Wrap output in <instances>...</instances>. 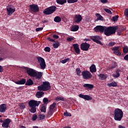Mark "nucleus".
<instances>
[{"label":"nucleus","mask_w":128,"mask_h":128,"mask_svg":"<svg viewBox=\"0 0 128 128\" xmlns=\"http://www.w3.org/2000/svg\"><path fill=\"white\" fill-rule=\"evenodd\" d=\"M118 26L106 27L105 26H96L94 28V32H96L104 33V35H106V36H110L114 34L116 30H118Z\"/></svg>","instance_id":"f257e3e1"},{"label":"nucleus","mask_w":128,"mask_h":128,"mask_svg":"<svg viewBox=\"0 0 128 128\" xmlns=\"http://www.w3.org/2000/svg\"><path fill=\"white\" fill-rule=\"evenodd\" d=\"M26 72L28 74L29 76L36 78V80H41L43 74L42 72H36V70L30 68L28 67H26Z\"/></svg>","instance_id":"f03ea898"},{"label":"nucleus","mask_w":128,"mask_h":128,"mask_svg":"<svg viewBox=\"0 0 128 128\" xmlns=\"http://www.w3.org/2000/svg\"><path fill=\"white\" fill-rule=\"evenodd\" d=\"M41 104L40 101H37L36 100H30L28 102V106L30 108V112L34 114L36 112V107L38 106Z\"/></svg>","instance_id":"7ed1b4c3"},{"label":"nucleus","mask_w":128,"mask_h":128,"mask_svg":"<svg viewBox=\"0 0 128 128\" xmlns=\"http://www.w3.org/2000/svg\"><path fill=\"white\" fill-rule=\"evenodd\" d=\"M124 114V113L121 109L118 108H115V110H114V112H113L114 120L117 122H120V120H122V118Z\"/></svg>","instance_id":"20e7f679"},{"label":"nucleus","mask_w":128,"mask_h":128,"mask_svg":"<svg viewBox=\"0 0 128 128\" xmlns=\"http://www.w3.org/2000/svg\"><path fill=\"white\" fill-rule=\"evenodd\" d=\"M50 88V85L48 82H44L40 86H38V90L46 92Z\"/></svg>","instance_id":"39448f33"},{"label":"nucleus","mask_w":128,"mask_h":128,"mask_svg":"<svg viewBox=\"0 0 128 128\" xmlns=\"http://www.w3.org/2000/svg\"><path fill=\"white\" fill-rule=\"evenodd\" d=\"M56 6H51L46 8L44 11H43V14L46 15H50L53 14L56 10Z\"/></svg>","instance_id":"423d86ee"},{"label":"nucleus","mask_w":128,"mask_h":128,"mask_svg":"<svg viewBox=\"0 0 128 128\" xmlns=\"http://www.w3.org/2000/svg\"><path fill=\"white\" fill-rule=\"evenodd\" d=\"M36 60H38V62H39L40 64V66L41 70H44L46 68V62L44 60V59L40 56L36 57Z\"/></svg>","instance_id":"0eeeda50"},{"label":"nucleus","mask_w":128,"mask_h":128,"mask_svg":"<svg viewBox=\"0 0 128 128\" xmlns=\"http://www.w3.org/2000/svg\"><path fill=\"white\" fill-rule=\"evenodd\" d=\"M82 78L84 80H90L92 78V75L91 74V73L87 70H84L82 72Z\"/></svg>","instance_id":"6e6552de"},{"label":"nucleus","mask_w":128,"mask_h":128,"mask_svg":"<svg viewBox=\"0 0 128 128\" xmlns=\"http://www.w3.org/2000/svg\"><path fill=\"white\" fill-rule=\"evenodd\" d=\"M90 48V44H88L86 42H84L80 44V49L82 51L86 52L89 50V48Z\"/></svg>","instance_id":"1a4fd4ad"},{"label":"nucleus","mask_w":128,"mask_h":128,"mask_svg":"<svg viewBox=\"0 0 128 128\" xmlns=\"http://www.w3.org/2000/svg\"><path fill=\"white\" fill-rule=\"evenodd\" d=\"M12 122L10 119L7 118L4 120V122H2L3 123L2 124V127L3 128H10V124Z\"/></svg>","instance_id":"9d476101"},{"label":"nucleus","mask_w":128,"mask_h":128,"mask_svg":"<svg viewBox=\"0 0 128 128\" xmlns=\"http://www.w3.org/2000/svg\"><path fill=\"white\" fill-rule=\"evenodd\" d=\"M102 40L101 37H100V36H94V38H91V40H92V41H94V42L98 44L103 46V44L101 42V41L98 40Z\"/></svg>","instance_id":"9b49d317"},{"label":"nucleus","mask_w":128,"mask_h":128,"mask_svg":"<svg viewBox=\"0 0 128 128\" xmlns=\"http://www.w3.org/2000/svg\"><path fill=\"white\" fill-rule=\"evenodd\" d=\"M30 10L33 12H38V6L36 4H31L29 6Z\"/></svg>","instance_id":"f8f14e48"},{"label":"nucleus","mask_w":128,"mask_h":128,"mask_svg":"<svg viewBox=\"0 0 128 128\" xmlns=\"http://www.w3.org/2000/svg\"><path fill=\"white\" fill-rule=\"evenodd\" d=\"M82 20V17L80 14H76L75 17L74 18V21L77 24L81 22Z\"/></svg>","instance_id":"ddd939ff"},{"label":"nucleus","mask_w":128,"mask_h":128,"mask_svg":"<svg viewBox=\"0 0 128 128\" xmlns=\"http://www.w3.org/2000/svg\"><path fill=\"white\" fill-rule=\"evenodd\" d=\"M6 13L8 16H12V14L16 11L14 8H12L10 7H8L6 8Z\"/></svg>","instance_id":"4468645a"},{"label":"nucleus","mask_w":128,"mask_h":128,"mask_svg":"<svg viewBox=\"0 0 128 128\" xmlns=\"http://www.w3.org/2000/svg\"><path fill=\"white\" fill-rule=\"evenodd\" d=\"M79 98L84 100H92V98L88 95H84L83 94H79Z\"/></svg>","instance_id":"2eb2a0df"},{"label":"nucleus","mask_w":128,"mask_h":128,"mask_svg":"<svg viewBox=\"0 0 128 128\" xmlns=\"http://www.w3.org/2000/svg\"><path fill=\"white\" fill-rule=\"evenodd\" d=\"M72 47L74 48V50H75V52L77 54H80V50L79 49V45L78 44H72Z\"/></svg>","instance_id":"dca6fc26"},{"label":"nucleus","mask_w":128,"mask_h":128,"mask_svg":"<svg viewBox=\"0 0 128 128\" xmlns=\"http://www.w3.org/2000/svg\"><path fill=\"white\" fill-rule=\"evenodd\" d=\"M118 49H120V47L118 46L113 48L112 50H113V53L114 54L117 56H120V52Z\"/></svg>","instance_id":"f3484780"},{"label":"nucleus","mask_w":128,"mask_h":128,"mask_svg":"<svg viewBox=\"0 0 128 128\" xmlns=\"http://www.w3.org/2000/svg\"><path fill=\"white\" fill-rule=\"evenodd\" d=\"M84 88L87 90H92L94 89V85L89 84H84Z\"/></svg>","instance_id":"a211bd4d"},{"label":"nucleus","mask_w":128,"mask_h":128,"mask_svg":"<svg viewBox=\"0 0 128 128\" xmlns=\"http://www.w3.org/2000/svg\"><path fill=\"white\" fill-rule=\"evenodd\" d=\"M6 112V104H2L0 105V112L4 113Z\"/></svg>","instance_id":"6ab92c4d"},{"label":"nucleus","mask_w":128,"mask_h":128,"mask_svg":"<svg viewBox=\"0 0 128 128\" xmlns=\"http://www.w3.org/2000/svg\"><path fill=\"white\" fill-rule=\"evenodd\" d=\"M26 82V79L22 78V80H20L16 82H15V84H16L18 85H22V84H24Z\"/></svg>","instance_id":"aec40b11"},{"label":"nucleus","mask_w":128,"mask_h":128,"mask_svg":"<svg viewBox=\"0 0 128 128\" xmlns=\"http://www.w3.org/2000/svg\"><path fill=\"white\" fill-rule=\"evenodd\" d=\"M43 95H44V92H38L36 94V96L38 98H40L43 96Z\"/></svg>","instance_id":"412c9836"},{"label":"nucleus","mask_w":128,"mask_h":128,"mask_svg":"<svg viewBox=\"0 0 128 128\" xmlns=\"http://www.w3.org/2000/svg\"><path fill=\"white\" fill-rule=\"evenodd\" d=\"M24 84L27 86H32L34 85V82L32 81L30 78H29V80H27V82L24 83Z\"/></svg>","instance_id":"4be33fe9"},{"label":"nucleus","mask_w":128,"mask_h":128,"mask_svg":"<svg viewBox=\"0 0 128 128\" xmlns=\"http://www.w3.org/2000/svg\"><path fill=\"white\" fill-rule=\"evenodd\" d=\"M90 72H91V73H94L96 72V66H94V64H92L91 66H90Z\"/></svg>","instance_id":"5701e85b"},{"label":"nucleus","mask_w":128,"mask_h":128,"mask_svg":"<svg viewBox=\"0 0 128 128\" xmlns=\"http://www.w3.org/2000/svg\"><path fill=\"white\" fill-rule=\"evenodd\" d=\"M117 66L118 64H116V62H113V63H112V64L111 66H108V70H110L114 69L116 68V66Z\"/></svg>","instance_id":"b1692460"},{"label":"nucleus","mask_w":128,"mask_h":128,"mask_svg":"<svg viewBox=\"0 0 128 128\" xmlns=\"http://www.w3.org/2000/svg\"><path fill=\"white\" fill-rule=\"evenodd\" d=\"M79 29V26L78 25L74 26L70 28V30L72 32H75L78 31Z\"/></svg>","instance_id":"393cba45"},{"label":"nucleus","mask_w":128,"mask_h":128,"mask_svg":"<svg viewBox=\"0 0 128 128\" xmlns=\"http://www.w3.org/2000/svg\"><path fill=\"white\" fill-rule=\"evenodd\" d=\"M108 86L110 87H116L118 86V84L116 83L115 82H113L111 83L108 84Z\"/></svg>","instance_id":"a878e982"},{"label":"nucleus","mask_w":128,"mask_h":128,"mask_svg":"<svg viewBox=\"0 0 128 128\" xmlns=\"http://www.w3.org/2000/svg\"><path fill=\"white\" fill-rule=\"evenodd\" d=\"M67 2L66 0H56V2L58 4L62 5Z\"/></svg>","instance_id":"bb28decb"},{"label":"nucleus","mask_w":128,"mask_h":128,"mask_svg":"<svg viewBox=\"0 0 128 128\" xmlns=\"http://www.w3.org/2000/svg\"><path fill=\"white\" fill-rule=\"evenodd\" d=\"M99 78H100V80H106L108 78V76L106 75L102 74L99 75Z\"/></svg>","instance_id":"cd10ccee"},{"label":"nucleus","mask_w":128,"mask_h":128,"mask_svg":"<svg viewBox=\"0 0 128 128\" xmlns=\"http://www.w3.org/2000/svg\"><path fill=\"white\" fill-rule=\"evenodd\" d=\"M54 113V110H48V114L46 115L47 118H50L52 116H53V114Z\"/></svg>","instance_id":"c85d7f7f"},{"label":"nucleus","mask_w":128,"mask_h":128,"mask_svg":"<svg viewBox=\"0 0 128 128\" xmlns=\"http://www.w3.org/2000/svg\"><path fill=\"white\" fill-rule=\"evenodd\" d=\"M56 106V103L53 102L52 104L50 105V107H48V110H54V108H55Z\"/></svg>","instance_id":"c756f323"},{"label":"nucleus","mask_w":128,"mask_h":128,"mask_svg":"<svg viewBox=\"0 0 128 128\" xmlns=\"http://www.w3.org/2000/svg\"><path fill=\"white\" fill-rule=\"evenodd\" d=\"M62 21V19L60 18V17L59 16H56L55 18H54V22H55L58 23Z\"/></svg>","instance_id":"7c9ffc66"},{"label":"nucleus","mask_w":128,"mask_h":128,"mask_svg":"<svg viewBox=\"0 0 128 128\" xmlns=\"http://www.w3.org/2000/svg\"><path fill=\"white\" fill-rule=\"evenodd\" d=\"M120 70H116V71H115L116 74H113V77L118 78L120 76Z\"/></svg>","instance_id":"2f4dec72"},{"label":"nucleus","mask_w":128,"mask_h":128,"mask_svg":"<svg viewBox=\"0 0 128 128\" xmlns=\"http://www.w3.org/2000/svg\"><path fill=\"white\" fill-rule=\"evenodd\" d=\"M55 101H56V102H60V101L64 102V98H62L60 96H58V97L55 98Z\"/></svg>","instance_id":"473e14b6"},{"label":"nucleus","mask_w":128,"mask_h":128,"mask_svg":"<svg viewBox=\"0 0 128 128\" xmlns=\"http://www.w3.org/2000/svg\"><path fill=\"white\" fill-rule=\"evenodd\" d=\"M58 46H60V42H56V43L53 44V48H58Z\"/></svg>","instance_id":"72a5a7b5"},{"label":"nucleus","mask_w":128,"mask_h":128,"mask_svg":"<svg viewBox=\"0 0 128 128\" xmlns=\"http://www.w3.org/2000/svg\"><path fill=\"white\" fill-rule=\"evenodd\" d=\"M40 110L42 112H46V106H42L40 108Z\"/></svg>","instance_id":"f704fd0d"},{"label":"nucleus","mask_w":128,"mask_h":128,"mask_svg":"<svg viewBox=\"0 0 128 128\" xmlns=\"http://www.w3.org/2000/svg\"><path fill=\"white\" fill-rule=\"evenodd\" d=\"M68 4H74L78 2V0H66Z\"/></svg>","instance_id":"c9c22d12"},{"label":"nucleus","mask_w":128,"mask_h":128,"mask_svg":"<svg viewBox=\"0 0 128 128\" xmlns=\"http://www.w3.org/2000/svg\"><path fill=\"white\" fill-rule=\"evenodd\" d=\"M118 15H116L112 18V20L114 22L118 21Z\"/></svg>","instance_id":"e433bc0d"},{"label":"nucleus","mask_w":128,"mask_h":128,"mask_svg":"<svg viewBox=\"0 0 128 128\" xmlns=\"http://www.w3.org/2000/svg\"><path fill=\"white\" fill-rule=\"evenodd\" d=\"M76 72L77 73V76H80V74H82V71L80 70V68H76Z\"/></svg>","instance_id":"4c0bfd02"},{"label":"nucleus","mask_w":128,"mask_h":128,"mask_svg":"<svg viewBox=\"0 0 128 128\" xmlns=\"http://www.w3.org/2000/svg\"><path fill=\"white\" fill-rule=\"evenodd\" d=\"M96 16H98V20H103V17L100 14H96Z\"/></svg>","instance_id":"58836bf2"},{"label":"nucleus","mask_w":128,"mask_h":128,"mask_svg":"<svg viewBox=\"0 0 128 128\" xmlns=\"http://www.w3.org/2000/svg\"><path fill=\"white\" fill-rule=\"evenodd\" d=\"M64 116H72V114H70V113H68L67 112V110H66V112H65L64 114Z\"/></svg>","instance_id":"ea45409f"},{"label":"nucleus","mask_w":128,"mask_h":128,"mask_svg":"<svg viewBox=\"0 0 128 128\" xmlns=\"http://www.w3.org/2000/svg\"><path fill=\"white\" fill-rule=\"evenodd\" d=\"M68 60H70V58H66V59H64V60H62V61L60 62H61L62 64H66V62H67Z\"/></svg>","instance_id":"a19ab883"},{"label":"nucleus","mask_w":128,"mask_h":128,"mask_svg":"<svg viewBox=\"0 0 128 128\" xmlns=\"http://www.w3.org/2000/svg\"><path fill=\"white\" fill-rule=\"evenodd\" d=\"M104 12H106V13L110 14H112V12H110V10L108 9V8H104Z\"/></svg>","instance_id":"79ce46f5"},{"label":"nucleus","mask_w":128,"mask_h":128,"mask_svg":"<svg viewBox=\"0 0 128 128\" xmlns=\"http://www.w3.org/2000/svg\"><path fill=\"white\" fill-rule=\"evenodd\" d=\"M39 118H40V120H43L44 118H46V115L40 114L39 115Z\"/></svg>","instance_id":"37998d69"},{"label":"nucleus","mask_w":128,"mask_h":128,"mask_svg":"<svg viewBox=\"0 0 128 128\" xmlns=\"http://www.w3.org/2000/svg\"><path fill=\"white\" fill-rule=\"evenodd\" d=\"M114 45H115V42H108V46L110 47H112Z\"/></svg>","instance_id":"c03bdc74"},{"label":"nucleus","mask_w":128,"mask_h":128,"mask_svg":"<svg viewBox=\"0 0 128 128\" xmlns=\"http://www.w3.org/2000/svg\"><path fill=\"white\" fill-rule=\"evenodd\" d=\"M48 102V100L47 98H43V104H46Z\"/></svg>","instance_id":"a18cd8bd"},{"label":"nucleus","mask_w":128,"mask_h":128,"mask_svg":"<svg viewBox=\"0 0 128 128\" xmlns=\"http://www.w3.org/2000/svg\"><path fill=\"white\" fill-rule=\"evenodd\" d=\"M44 51H45L46 52H50V47H46L45 48H44Z\"/></svg>","instance_id":"49530a36"},{"label":"nucleus","mask_w":128,"mask_h":128,"mask_svg":"<svg viewBox=\"0 0 128 128\" xmlns=\"http://www.w3.org/2000/svg\"><path fill=\"white\" fill-rule=\"evenodd\" d=\"M19 106L20 107V108L22 109H24V108H26V106H24V104L23 103L20 104H19Z\"/></svg>","instance_id":"de8ad7c7"},{"label":"nucleus","mask_w":128,"mask_h":128,"mask_svg":"<svg viewBox=\"0 0 128 128\" xmlns=\"http://www.w3.org/2000/svg\"><path fill=\"white\" fill-rule=\"evenodd\" d=\"M123 52L124 53H127L128 52V48L127 47H124L123 48Z\"/></svg>","instance_id":"09e8293b"},{"label":"nucleus","mask_w":128,"mask_h":128,"mask_svg":"<svg viewBox=\"0 0 128 128\" xmlns=\"http://www.w3.org/2000/svg\"><path fill=\"white\" fill-rule=\"evenodd\" d=\"M36 120V115L34 114V116H32V121H35Z\"/></svg>","instance_id":"8fccbe9b"},{"label":"nucleus","mask_w":128,"mask_h":128,"mask_svg":"<svg viewBox=\"0 0 128 128\" xmlns=\"http://www.w3.org/2000/svg\"><path fill=\"white\" fill-rule=\"evenodd\" d=\"M72 40H74V39L72 38H70V37L67 38L66 40H67V42H70Z\"/></svg>","instance_id":"3c124183"},{"label":"nucleus","mask_w":128,"mask_h":128,"mask_svg":"<svg viewBox=\"0 0 128 128\" xmlns=\"http://www.w3.org/2000/svg\"><path fill=\"white\" fill-rule=\"evenodd\" d=\"M43 30V28H36V32H38L42 31Z\"/></svg>","instance_id":"603ef678"},{"label":"nucleus","mask_w":128,"mask_h":128,"mask_svg":"<svg viewBox=\"0 0 128 128\" xmlns=\"http://www.w3.org/2000/svg\"><path fill=\"white\" fill-rule=\"evenodd\" d=\"M124 14H125V16L128 18V9L125 10V12H124Z\"/></svg>","instance_id":"864d4df0"},{"label":"nucleus","mask_w":128,"mask_h":128,"mask_svg":"<svg viewBox=\"0 0 128 128\" xmlns=\"http://www.w3.org/2000/svg\"><path fill=\"white\" fill-rule=\"evenodd\" d=\"M100 2H101L102 4H106L108 2V0H100Z\"/></svg>","instance_id":"5fc2aeb1"},{"label":"nucleus","mask_w":128,"mask_h":128,"mask_svg":"<svg viewBox=\"0 0 128 128\" xmlns=\"http://www.w3.org/2000/svg\"><path fill=\"white\" fill-rule=\"evenodd\" d=\"M48 40L51 42H55V40L53 39L50 38H48Z\"/></svg>","instance_id":"6e6d98bb"},{"label":"nucleus","mask_w":128,"mask_h":128,"mask_svg":"<svg viewBox=\"0 0 128 128\" xmlns=\"http://www.w3.org/2000/svg\"><path fill=\"white\" fill-rule=\"evenodd\" d=\"M59 38L58 36V35H53V38L55 39H58Z\"/></svg>","instance_id":"4d7b16f0"},{"label":"nucleus","mask_w":128,"mask_h":128,"mask_svg":"<svg viewBox=\"0 0 128 128\" xmlns=\"http://www.w3.org/2000/svg\"><path fill=\"white\" fill-rule=\"evenodd\" d=\"M124 60H128V54L125 56H124Z\"/></svg>","instance_id":"13d9d810"},{"label":"nucleus","mask_w":128,"mask_h":128,"mask_svg":"<svg viewBox=\"0 0 128 128\" xmlns=\"http://www.w3.org/2000/svg\"><path fill=\"white\" fill-rule=\"evenodd\" d=\"M48 22V20H42V24H46Z\"/></svg>","instance_id":"bf43d9fd"},{"label":"nucleus","mask_w":128,"mask_h":128,"mask_svg":"<svg viewBox=\"0 0 128 128\" xmlns=\"http://www.w3.org/2000/svg\"><path fill=\"white\" fill-rule=\"evenodd\" d=\"M3 70H4V69L2 68V66H0V72H2Z\"/></svg>","instance_id":"052dcab7"},{"label":"nucleus","mask_w":128,"mask_h":128,"mask_svg":"<svg viewBox=\"0 0 128 128\" xmlns=\"http://www.w3.org/2000/svg\"><path fill=\"white\" fill-rule=\"evenodd\" d=\"M19 128H26V127L24 126H19Z\"/></svg>","instance_id":"680f3d73"},{"label":"nucleus","mask_w":128,"mask_h":128,"mask_svg":"<svg viewBox=\"0 0 128 128\" xmlns=\"http://www.w3.org/2000/svg\"><path fill=\"white\" fill-rule=\"evenodd\" d=\"M84 41H86V42L90 41V40L86 38V39H84Z\"/></svg>","instance_id":"e2e57ef3"},{"label":"nucleus","mask_w":128,"mask_h":128,"mask_svg":"<svg viewBox=\"0 0 128 128\" xmlns=\"http://www.w3.org/2000/svg\"><path fill=\"white\" fill-rule=\"evenodd\" d=\"M125 128V127L122 126H120V128Z\"/></svg>","instance_id":"0e129e2a"},{"label":"nucleus","mask_w":128,"mask_h":128,"mask_svg":"<svg viewBox=\"0 0 128 128\" xmlns=\"http://www.w3.org/2000/svg\"><path fill=\"white\" fill-rule=\"evenodd\" d=\"M0 123L4 122V121H2V120L0 118Z\"/></svg>","instance_id":"69168bd1"},{"label":"nucleus","mask_w":128,"mask_h":128,"mask_svg":"<svg viewBox=\"0 0 128 128\" xmlns=\"http://www.w3.org/2000/svg\"><path fill=\"white\" fill-rule=\"evenodd\" d=\"M32 128H38V127L36 126H34L32 127Z\"/></svg>","instance_id":"338daca9"},{"label":"nucleus","mask_w":128,"mask_h":128,"mask_svg":"<svg viewBox=\"0 0 128 128\" xmlns=\"http://www.w3.org/2000/svg\"><path fill=\"white\" fill-rule=\"evenodd\" d=\"M64 128H71L70 126H66V127H64Z\"/></svg>","instance_id":"774afa93"}]
</instances>
